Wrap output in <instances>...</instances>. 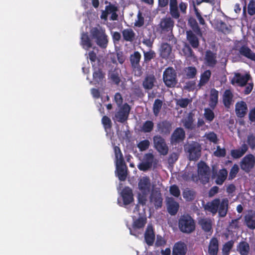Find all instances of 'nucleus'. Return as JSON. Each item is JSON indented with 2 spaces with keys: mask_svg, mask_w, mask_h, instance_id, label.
Masks as SVG:
<instances>
[{
  "mask_svg": "<svg viewBox=\"0 0 255 255\" xmlns=\"http://www.w3.org/2000/svg\"><path fill=\"white\" fill-rule=\"evenodd\" d=\"M90 35L100 48L105 49L107 47L109 40L105 29L101 27H93L90 30Z\"/></svg>",
  "mask_w": 255,
  "mask_h": 255,
  "instance_id": "nucleus-1",
  "label": "nucleus"
},
{
  "mask_svg": "<svg viewBox=\"0 0 255 255\" xmlns=\"http://www.w3.org/2000/svg\"><path fill=\"white\" fill-rule=\"evenodd\" d=\"M138 188L141 193L138 194V203L142 206L145 205L147 202V195L149 193L151 184L149 179L146 176L141 179L138 183Z\"/></svg>",
  "mask_w": 255,
  "mask_h": 255,
  "instance_id": "nucleus-2",
  "label": "nucleus"
},
{
  "mask_svg": "<svg viewBox=\"0 0 255 255\" xmlns=\"http://www.w3.org/2000/svg\"><path fill=\"white\" fill-rule=\"evenodd\" d=\"M179 228L180 231L185 233H190L195 229V223L191 216H182L179 220Z\"/></svg>",
  "mask_w": 255,
  "mask_h": 255,
  "instance_id": "nucleus-3",
  "label": "nucleus"
},
{
  "mask_svg": "<svg viewBox=\"0 0 255 255\" xmlns=\"http://www.w3.org/2000/svg\"><path fill=\"white\" fill-rule=\"evenodd\" d=\"M163 81L166 87H175L177 84V73L171 67L167 68L163 73Z\"/></svg>",
  "mask_w": 255,
  "mask_h": 255,
  "instance_id": "nucleus-4",
  "label": "nucleus"
},
{
  "mask_svg": "<svg viewBox=\"0 0 255 255\" xmlns=\"http://www.w3.org/2000/svg\"><path fill=\"white\" fill-rule=\"evenodd\" d=\"M185 151L189 153V158L190 160H196L201 155V147L197 142H192L184 146Z\"/></svg>",
  "mask_w": 255,
  "mask_h": 255,
  "instance_id": "nucleus-5",
  "label": "nucleus"
},
{
  "mask_svg": "<svg viewBox=\"0 0 255 255\" xmlns=\"http://www.w3.org/2000/svg\"><path fill=\"white\" fill-rule=\"evenodd\" d=\"M154 148L161 155H166L169 150L165 139L160 135H156L153 137Z\"/></svg>",
  "mask_w": 255,
  "mask_h": 255,
  "instance_id": "nucleus-6",
  "label": "nucleus"
},
{
  "mask_svg": "<svg viewBox=\"0 0 255 255\" xmlns=\"http://www.w3.org/2000/svg\"><path fill=\"white\" fill-rule=\"evenodd\" d=\"M240 164L241 169L247 173H249L255 166V156L252 154L246 155L242 158Z\"/></svg>",
  "mask_w": 255,
  "mask_h": 255,
  "instance_id": "nucleus-7",
  "label": "nucleus"
},
{
  "mask_svg": "<svg viewBox=\"0 0 255 255\" xmlns=\"http://www.w3.org/2000/svg\"><path fill=\"white\" fill-rule=\"evenodd\" d=\"M141 54L138 51H134L129 57V61L131 68L135 72V75L140 76L141 74V67L139 64Z\"/></svg>",
  "mask_w": 255,
  "mask_h": 255,
  "instance_id": "nucleus-8",
  "label": "nucleus"
},
{
  "mask_svg": "<svg viewBox=\"0 0 255 255\" xmlns=\"http://www.w3.org/2000/svg\"><path fill=\"white\" fill-rule=\"evenodd\" d=\"M119 108V111L115 114V118L118 122L123 123L128 120L131 108L127 103Z\"/></svg>",
  "mask_w": 255,
  "mask_h": 255,
  "instance_id": "nucleus-9",
  "label": "nucleus"
},
{
  "mask_svg": "<svg viewBox=\"0 0 255 255\" xmlns=\"http://www.w3.org/2000/svg\"><path fill=\"white\" fill-rule=\"evenodd\" d=\"M123 202L121 201L120 198L118 199V203L121 206L127 205L133 201V197L132 190L129 187L125 188L121 192Z\"/></svg>",
  "mask_w": 255,
  "mask_h": 255,
  "instance_id": "nucleus-10",
  "label": "nucleus"
},
{
  "mask_svg": "<svg viewBox=\"0 0 255 255\" xmlns=\"http://www.w3.org/2000/svg\"><path fill=\"white\" fill-rule=\"evenodd\" d=\"M146 223V217L140 215L139 218L134 221L132 228H129L130 230V234L135 236L136 237H137L139 234H141V232L137 231L136 230L143 228Z\"/></svg>",
  "mask_w": 255,
  "mask_h": 255,
  "instance_id": "nucleus-11",
  "label": "nucleus"
},
{
  "mask_svg": "<svg viewBox=\"0 0 255 255\" xmlns=\"http://www.w3.org/2000/svg\"><path fill=\"white\" fill-rule=\"evenodd\" d=\"M174 25V21L170 17H165L162 18L158 24V28L161 32L172 31Z\"/></svg>",
  "mask_w": 255,
  "mask_h": 255,
  "instance_id": "nucleus-12",
  "label": "nucleus"
},
{
  "mask_svg": "<svg viewBox=\"0 0 255 255\" xmlns=\"http://www.w3.org/2000/svg\"><path fill=\"white\" fill-rule=\"evenodd\" d=\"M204 63L208 67L213 68L217 64V53L210 50H207L205 52Z\"/></svg>",
  "mask_w": 255,
  "mask_h": 255,
  "instance_id": "nucleus-13",
  "label": "nucleus"
},
{
  "mask_svg": "<svg viewBox=\"0 0 255 255\" xmlns=\"http://www.w3.org/2000/svg\"><path fill=\"white\" fill-rule=\"evenodd\" d=\"M171 130V124L169 122L164 121L157 124L155 131L162 135H167L169 134Z\"/></svg>",
  "mask_w": 255,
  "mask_h": 255,
  "instance_id": "nucleus-14",
  "label": "nucleus"
},
{
  "mask_svg": "<svg viewBox=\"0 0 255 255\" xmlns=\"http://www.w3.org/2000/svg\"><path fill=\"white\" fill-rule=\"evenodd\" d=\"M150 206L154 205L156 208H160L162 204L161 194L158 190H153L150 197Z\"/></svg>",
  "mask_w": 255,
  "mask_h": 255,
  "instance_id": "nucleus-15",
  "label": "nucleus"
},
{
  "mask_svg": "<svg viewBox=\"0 0 255 255\" xmlns=\"http://www.w3.org/2000/svg\"><path fill=\"white\" fill-rule=\"evenodd\" d=\"M186 39L193 48H197L199 46V40L194 31L191 30L186 31Z\"/></svg>",
  "mask_w": 255,
  "mask_h": 255,
  "instance_id": "nucleus-16",
  "label": "nucleus"
},
{
  "mask_svg": "<svg viewBox=\"0 0 255 255\" xmlns=\"http://www.w3.org/2000/svg\"><path fill=\"white\" fill-rule=\"evenodd\" d=\"M156 83V79L153 74H147L144 78L142 85L145 90H151Z\"/></svg>",
  "mask_w": 255,
  "mask_h": 255,
  "instance_id": "nucleus-17",
  "label": "nucleus"
},
{
  "mask_svg": "<svg viewBox=\"0 0 255 255\" xmlns=\"http://www.w3.org/2000/svg\"><path fill=\"white\" fill-rule=\"evenodd\" d=\"M248 144L243 143L238 148L231 150V155L234 159H238L242 157L248 150Z\"/></svg>",
  "mask_w": 255,
  "mask_h": 255,
  "instance_id": "nucleus-18",
  "label": "nucleus"
},
{
  "mask_svg": "<svg viewBox=\"0 0 255 255\" xmlns=\"http://www.w3.org/2000/svg\"><path fill=\"white\" fill-rule=\"evenodd\" d=\"M247 105L245 102L241 101L236 104L235 112L238 117H244L247 114Z\"/></svg>",
  "mask_w": 255,
  "mask_h": 255,
  "instance_id": "nucleus-19",
  "label": "nucleus"
},
{
  "mask_svg": "<svg viewBox=\"0 0 255 255\" xmlns=\"http://www.w3.org/2000/svg\"><path fill=\"white\" fill-rule=\"evenodd\" d=\"M166 202L168 213L171 215H175L179 209V204L175 201L172 198H167L166 199Z\"/></svg>",
  "mask_w": 255,
  "mask_h": 255,
  "instance_id": "nucleus-20",
  "label": "nucleus"
},
{
  "mask_svg": "<svg viewBox=\"0 0 255 255\" xmlns=\"http://www.w3.org/2000/svg\"><path fill=\"white\" fill-rule=\"evenodd\" d=\"M144 239L146 243L149 245H152L155 240V234L151 225H148L144 234Z\"/></svg>",
  "mask_w": 255,
  "mask_h": 255,
  "instance_id": "nucleus-21",
  "label": "nucleus"
},
{
  "mask_svg": "<svg viewBox=\"0 0 255 255\" xmlns=\"http://www.w3.org/2000/svg\"><path fill=\"white\" fill-rule=\"evenodd\" d=\"M169 13L173 18L178 19L180 17L177 0H169Z\"/></svg>",
  "mask_w": 255,
  "mask_h": 255,
  "instance_id": "nucleus-22",
  "label": "nucleus"
},
{
  "mask_svg": "<svg viewBox=\"0 0 255 255\" xmlns=\"http://www.w3.org/2000/svg\"><path fill=\"white\" fill-rule=\"evenodd\" d=\"M185 135V131L182 128H177L171 135V142L172 143L179 142L184 139Z\"/></svg>",
  "mask_w": 255,
  "mask_h": 255,
  "instance_id": "nucleus-23",
  "label": "nucleus"
},
{
  "mask_svg": "<svg viewBox=\"0 0 255 255\" xmlns=\"http://www.w3.org/2000/svg\"><path fill=\"white\" fill-rule=\"evenodd\" d=\"M234 95L230 90H226L223 95V104L226 108L229 109L234 102Z\"/></svg>",
  "mask_w": 255,
  "mask_h": 255,
  "instance_id": "nucleus-24",
  "label": "nucleus"
},
{
  "mask_svg": "<svg viewBox=\"0 0 255 255\" xmlns=\"http://www.w3.org/2000/svg\"><path fill=\"white\" fill-rule=\"evenodd\" d=\"M251 79V76L249 74H246L245 75H242L239 73L235 74V77L232 80V83L233 84L236 82L240 86H245L248 81Z\"/></svg>",
  "mask_w": 255,
  "mask_h": 255,
  "instance_id": "nucleus-25",
  "label": "nucleus"
},
{
  "mask_svg": "<svg viewBox=\"0 0 255 255\" xmlns=\"http://www.w3.org/2000/svg\"><path fill=\"white\" fill-rule=\"evenodd\" d=\"M220 205V199H215L211 202H208L204 206V209L211 212L213 215H215Z\"/></svg>",
  "mask_w": 255,
  "mask_h": 255,
  "instance_id": "nucleus-26",
  "label": "nucleus"
},
{
  "mask_svg": "<svg viewBox=\"0 0 255 255\" xmlns=\"http://www.w3.org/2000/svg\"><path fill=\"white\" fill-rule=\"evenodd\" d=\"M219 251V241L216 238H212L208 246V254L209 255H217Z\"/></svg>",
  "mask_w": 255,
  "mask_h": 255,
  "instance_id": "nucleus-27",
  "label": "nucleus"
},
{
  "mask_svg": "<svg viewBox=\"0 0 255 255\" xmlns=\"http://www.w3.org/2000/svg\"><path fill=\"white\" fill-rule=\"evenodd\" d=\"M239 52L241 55L255 62V53L248 46L246 45L241 46L239 49Z\"/></svg>",
  "mask_w": 255,
  "mask_h": 255,
  "instance_id": "nucleus-28",
  "label": "nucleus"
},
{
  "mask_svg": "<svg viewBox=\"0 0 255 255\" xmlns=\"http://www.w3.org/2000/svg\"><path fill=\"white\" fill-rule=\"evenodd\" d=\"M181 122L186 129L192 130L195 127L194 124L193 115L191 113H189L186 117L183 118Z\"/></svg>",
  "mask_w": 255,
  "mask_h": 255,
  "instance_id": "nucleus-29",
  "label": "nucleus"
},
{
  "mask_svg": "<svg viewBox=\"0 0 255 255\" xmlns=\"http://www.w3.org/2000/svg\"><path fill=\"white\" fill-rule=\"evenodd\" d=\"M245 223L251 229H255V212L250 211L245 217Z\"/></svg>",
  "mask_w": 255,
  "mask_h": 255,
  "instance_id": "nucleus-30",
  "label": "nucleus"
},
{
  "mask_svg": "<svg viewBox=\"0 0 255 255\" xmlns=\"http://www.w3.org/2000/svg\"><path fill=\"white\" fill-rule=\"evenodd\" d=\"M197 171L198 175H209L210 173V168L203 161H200L197 164Z\"/></svg>",
  "mask_w": 255,
  "mask_h": 255,
  "instance_id": "nucleus-31",
  "label": "nucleus"
},
{
  "mask_svg": "<svg viewBox=\"0 0 255 255\" xmlns=\"http://www.w3.org/2000/svg\"><path fill=\"white\" fill-rule=\"evenodd\" d=\"M186 250V246L184 243H177L173 247L172 255H185Z\"/></svg>",
  "mask_w": 255,
  "mask_h": 255,
  "instance_id": "nucleus-32",
  "label": "nucleus"
},
{
  "mask_svg": "<svg viewBox=\"0 0 255 255\" xmlns=\"http://www.w3.org/2000/svg\"><path fill=\"white\" fill-rule=\"evenodd\" d=\"M118 10V7L115 5L112 4L109 2V4L106 6L105 10H102L100 17L102 19L107 20L109 14L117 12Z\"/></svg>",
  "mask_w": 255,
  "mask_h": 255,
  "instance_id": "nucleus-33",
  "label": "nucleus"
},
{
  "mask_svg": "<svg viewBox=\"0 0 255 255\" xmlns=\"http://www.w3.org/2000/svg\"><path fill=\"white\" fill-rule=\"evenodd\" d=\"M219 92L214 88L211 89L210 92L209 106L214 109L218 102Z\"/></svg>",
  "mask_w": 255,
  "mask_h": 255,
  "instance_id": "nucleus-34",
  "label": "nucleus"
},
{
  "mask_svg": "<svg viewBox=\"0 0 255 255\" xmlns=\"http://www.w3.org/2000/svg\"><path fill=\"white\" fill-rule=\"evenodd\" d=\"M199 225L206 232H209L212 230V221L209 218H202L198 221Z\"/></svg>",
  "mask_w": 255,
  "mask_h": 255,
  "instance_id": "nucleus-35",
  "label": "nucleus"
},
{
  "mask_svg": "<svg viewBox=\"0 0 255 255\" xmlns=\"http://www.w3.org/2000/svg\"><path fill=\"white\" fill-rule=\"evenodd\" d=\"M211 76V72L209 70L205 71L201 74L200 79L197 85L199 89L205 86L209 81Z\"/></svg>",
  "mask_w": 255,
  "mask_h": 255,
  "instance_id": "nucleus-36",
  "label": "nucleus"
},
{
  "mask_svg": "<svg viewBox=\"0 0 255 255\" xmlns=\"http://www.w3.org/2000/svg\"><path fill=\"white\" fill-rule=\"evenodd\" d=\"M124 40L128 42H132L135 38V33L131 28H127L122 31Z\"/></svg>",
  "mask_w": 255,
  "mask_h": 255,
  "instance_id": "nucleus-37",
  "label": "nucleus"
},
{
  "mask_svg": "<svg viewBox=\"0 0 255 255\" xmlns=\"http://www.w3.org/2000/svg\"><path fill=\"white\" fill-rule=\"evenodd\" d=\"M188 24L192 28V31H194V32L199 36H202L201 28L195 18L192 17H189L188 19Z\"/></svg>",
  "mask_w": 255,
  "mask_h": 255,
  "instance_id": "nucleus-38",
  "label": "nucleus"
},
{
  "mask_svg": "<svg viewBox=\"0 0 255 255\" xmlns=\"http://www.w3.org/2000/svg\"><path fill=\"white\" fill-rule=\"evenodd\" d=\"M237 250L241 255H249L250 251V245L246 242H241L238 245Z\"/></svg>",
  "mask_w": 255,
  "mask_h": 255,
  "instance_id": "nucleus-39",
  "label": "nucleus"
},
{
  "mask_svg": "<svg viewBox=\"0 0 255 255\" xmlns=\"http://www.w3.org/2000/svg\"><path fill=\"white\" fill-rule=\"evenodd\" d=\"M229 201L227 199H223L220 201V205L218 208L219 215L221 217H225L227 213L228 209Z\"/></svg>",
  "mask_w": 255,
  "mask_h": 255,
  "instance_id": "nucleus-40",
  "label": "nucleus"
},
{
  "mask_svg": "<svg viewBox=\"0 0 255 255\" xmlns=\"http://www.w3.org/2000/svg\"><path fill=\"white\" fill-rule=\"evenodd\" d=\"M216 27L218 31H221L225 34H228L232 30V26L227 25L222 20H218L217 21Z\"/></svg>",
  "mask_w": 255,
  "mask_h": 255,
  "instance_id": "nucleus-41",
  "label": "nucleus"
},
{
  "mask_svg": "<svg viewBox=\"0 0 255 255\" xmlns=\"http://www.w3.org/2000/svg\"><path fill=\"white\" fill-rule=\"evenodd\" d=\"M172 51L171 46L167 43L161 44L160 47V56L164 59L168 58Z\"/></svg>",
  "mask_w": 255,
  "mask_h": 255,
  "instance_id": "nucleus-42",
  "label": "nucleus"
},
{
  "mask_svg": "<svg viewBox=\"0 0 255 255\" xmlns=\"http://www.w3.org/2000/svg\"><path fill=\"white\" fill-rule=\"evenodd\" d=\"M81 44L83 48L88 50L92 46V43L87 33H82L81 37Z\"/></svg>",
  "mask_w": 255,
  "mask_h": 255,
  "instance_id": "nucleus-43",
  "label": "nucleus"
},
{
  "mask_svg": "<svg viewBox=\"0 0 255 255\" xmlns=\"http://www.w3.org/2000/svg\"><path fill=\"white\" fill-rule=\"evenodd\" d=\"M183 71L185 75L188 79H193L195 78L197 72L196 68L193 66L185 67Z\"/></svg>",
  "mask_w": 255,
  "mask_h": 255,
  "instance_id": "nucleus-44",
  "label": "nucleus"
},
{
  "mask_svg": "<svg viewBox=\"0 0 255 255\" xmlns=\"http://www.w3.org/2000/svg\"><path fill=\"white\" fill-rule=\"evenodd\" d=\"M93 76L94 80L97 83H100L104 78L105 74L101 69L98 68L95 69Z\"/></svg>",
  "mask_w": 255,
  "mask_h": 255,
  "instance_id": "nucleus-45",
  "label": "nucleus"
},
{
  "mask_svg": "<svg viewBox=\"0 0 255 255\" xmlns=\"http://www.w3.org/2000/svg\"><path fill=\"white\" fill-rule=\"evenodd\" d=\"M142 161L149 165L151 167L153 164L156 163V159L151 153H148L144 154Z\"/></svg>",
  "mask_w": 255,
  "mask_h": 255,
  "instance_id": "nucleus-46",
  "label": "nucleus"
},
{
  "mask_svg": "<svg viewBox=\"0 0 255 255\" xmlns=\"http://www.w3.org/2000/svg\"><path fill=\"white\" fill-rule=\"evenodd\" d=\"M116 170L118 172V175H126L127 172V168L125 162H121V163H116Z\"/></svg>",
  "mask_w": 255,
  "mask_h": 255,
  "instance_id": "nucleus-47",
  "label": "nucleus"
},
{
  "mask_svg": "<svg viewBox=\"0 0 255 255\" xmlns=\"http://www.w3.org/2000/svg\"><path fill=\"white\" fill-rule=\"evenodd\" d=\"M154 127V123L151 121L145 122L141 127V131L143 132H151Z\"/></svg>",
  "mask_w": 255,
  "mask_h": 255,
  "instance_id": "nucleus-48",
  "label": "nucleus"
},
{
  "mask_svg": "<svg viewBox=\"0 0 255 255\" xmlns=\"http://www.w3.org/2000/svg\"><path fill=\"white\" fill-rule=\"evenodd\" d=\"M163 102L160 99H156L153 105V112L155 116L157 117L161 109Z\"/></svg>",
  "mask_w": 255,
  "mask_h": 255,
  "instance_id": "nucleus-49",
  "label": "nucleus"
},
{
  "mask_svg": "<svg viewBox=\"0 0 255 255\" xmlns=\"http://www.w3.org/2000/svg\"><path fill=\"white\" fill-rule=\"evenodd\" d=\"M143 57L144 62L145 63H147L156 57V53L154 51L152 50H149L148 51H144Z\"/></svg>",
  "mask_w": 255,
  "mask_h": 255,
  "instance_id": "nucleus-50",
  "label": "nucleus"
},
{
  "mask_svg": "<svg viewBox=\"0 0 255 255\" xmlns=\"http://www.w3.org/2000/svg\"><path fill=\"white\" fill-rule=\"evenodd\" d=\"M114 152L116 157V163H121V162H125L121 150L118 146H115L114 147Z\"/></svg>",
  "mask_w": 255,
  "mask_h": 255,
  "instance_id": "nucleus-51",
  "label": "nucleus"
},
{
  "mask_svg": "<svg viewBox=\"0 0 255 255\" xmlns=\"http://www.w3.org/2000/svg\"><path fill=\"white\" fill-rule=\"evenodd\" d=\"M182 51L184 56H185L186 58L194 57L193 50L190 46L186 43L183 47Z\"/></svg>",
  "mask_w": 255,
  "mask_h": 255,
  "instance_id": "nucleus-52",
  "label": "nucleus"
},
{
  "mask_svg": "<svg viewBox=\"0 0 255 255\" xmlns=\"http://www.w3.org/2000/svg\"><path fill=\"white\" fill-rule=\"evenodd\" d=\"M180 151L178 149L176 152H172L170 154L168 158V162L169 165H173L178 159Z\"/></svg>",
  "mask_w": 255,
  "mask_h": 255,
  "instance_id": "nucleus-53",
  "label": "nucleus"
},
{
  "mask_svg": "<svg viewBox=\"0 0 255 255\" xmlns=\"http://www.w3.org/2000/svg\"><path fill=\"white\" fill-rule=\"evenodd\" d=\"M234 242L232 241H228L226 243L223 247L222 254L223 255H229L233 247Z\"/></svg>",
  "mask_w": 255,
  "mask_h": 255,
  "instance_id": "nucleus-54",
  "label": "nucleus"
},
{
  "mask_svg": "<svg viewBox=\"0 0 255 255\" xmlns=\"http://www.w3.org/2000/svg\"><path fill=\"white\" fill-rule=\"evenodd\" d=\"M191 102L192 100L188 98H181L176 100V105L182 108H186Z\"/></svg>",
  "mask_w": 255,
  "mask_h": 255,
  "instance_id": "nucleus-55",
  "label": "nucleus"
},
{
  "mask_svg": "<svg viewBox=\"0 0 255 255\" xmlns=\"http://www.w3.org/2000/svg\"><path fill=\"white\" fill-rule=\"evenodd\" d=\"M110 78L116 85H119L121 82L119 74L117 70H115L110 74Z\"/></svg>",
  "mask_w": 255,
  "mask_h": 255,
  "instance_id": "nucleus-56",
  "label": "nucleus"
},
{
  "mask_svg": "<svg viewBox=\"0 0 255 255\" xmlns=\"http://www.w3.org/2000/svg\"><path fill=\"white\" fill-rule=\"evenodd\" d=\"M204 137L207 140L214 143H217L218 140L217 134L213 131L206 133Z\"/></svg>",
  "mask_w": 255,
  "mask_h": 255,
  "instance_id": "nucleus-57",
  "label": "nucleus"
},
{
  "mask_svg": "<svg viewBox=\"0 0 255 255\" xmlns=\"http://www.w3.org/2000/svg\"><path fill=\"white\" fill-rule=\"evenodd\" d=\"M204 111L205 112L204 116L206 120L209 122L213 121L215 118V115L213 111L209 108L205 109Z\"/></svg>",
  "mask_w": 255,
  "mask_h": 255,
  "instance_id": "nucleus-58",
  "label": "nucleus"
},
{
  "mask_svg": "<svg viewBox=\"0 0 255 255\" xmlns=\"http://www.w3.org/2000/svg\"><path fill=\"white\" fill-rule=\"evenodd\" d=\"M144 23V17L142 16L141 12L139 11L137 14V19L135 20L134 25L135 27H140L143 25Z\"/></svg>",
  "mask_w": 255,
  "mask_h": 255,
  "instance_id": "nucleus-59",
  "label": "nucleus"
},
{
  "mask_svg": "<svg viewBox=\"0 0 255 255\" xmlns=\"http://www.w3.org/2000/svg\"><path fill=\"white\" fill-rule=\"evenodd\" d=\"M150 142L147 139H145L139 142L137 144V147L140 151H144L148 148Z\"/></svg>",
  "mask_w": 255,
  "mask_h": 255,
  "instance_id": "nucleus-60",
  "label": "nucleus"
},
{
  "mask_svg": "<svg viewBox=\"0 0 255 255\" xmlns=\"http://www.w3.org/2000/svg\"><path fill=\"white\" fill-rule=\"evenodd\" d=\"M247 142L252 149H255V136L253 134L248 136Z\"/></svg>",
  "mask_w": 255,
  "mask_h": 255,
  "instance_id": "nucleus-61",
  "label": "nucleus"
},
{
  "mask_svg": "<svg viewBox=\"0 0 255 255\" xmlns=\"http://www.w3.org/2000/svg\"><path fill=\"white\" fill-rule=\"evenodd\" d=\"M183 197L187 201H191L194 198V193L191 190H184L183 192Z\"/></svg>",
  "mask_w": 255,
  "mask_h": 255,
  "instance_id": "nucleus-62",
  "label": "nucleus"
},
{
  "mask_svg": "<svg viewBox=\"0 0 255 255\" xmlns=\"http://www.w3.org/2000/svg\"><path fill=\"white\" fill-rule=\"evenodd\" d=\"M248 12L250 15L255 14V0H251L248 6Z\"/></svg>",
  "mask_w": 255,
  "mask_h": 255,
  "instance_id": "nucleus-63",
  "label": "nucleus"
},
{
  "mask_svg": "<svg viewBox=\"0 0 255 255\" xmlns=\"http://www.w3.org/2000/svg\"><path fill=\"white\" fill-rule=\"evenodd\" d=\"M196 88V82L194 81L187 82L183 87L184 90L188 91H193Z\"/></svg>",
  "mask_w": 255,
  "mask_h": 255,
  "instance_id": "nucleus-64",
  "label": "nucleus"
}]
</instances>
